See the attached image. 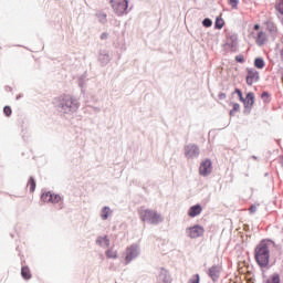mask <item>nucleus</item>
Returning <instances> with one entry per match:
<instances>
[{
	"mask_svg": "<svg viewBox=\"0 0 283 283\" xmlns=\"http://www.w3.org/2000/svg\"><path fill=\"white\" fill-rule=\"evenodd\" d=\"M233 94L239 96V101H241V103L244 101V95H242V91H240V88H235Z\"/></svg>",
	"mask_w": 283,
	"mask_h": 283,
	"instance_id": "26",
	"label": "nucleus"
},
{
	"mask_svg": "<svg viewBox=\"0 0 283 283\" xmlns=\"http://www.w3.org/2000/svg\"><path fill=\"white\" fill-rule=\"evenodd\" d=\"M213 167L211 165V160L206 159L205 161L201 163L199 167V174L200 176H209L211 174Z\"/></svg>",
	"mask_w": 283,
	"mask_h": 283,
	"instance_id": "7",
	"label": "nucleus"
},
{
	"mask_svg": "<svg viewBox=\"0 0 283 283\" xmlns=\"http://www.w3.org/2000/svg\"><path fill=\"white\" fill-rule=\"evenodd\" d=\"M21 275H22L23 280H31L32 279V272H30V268L22 266Z\"/></svg>",
	"mask_w": 283,
	"mask_h": 283,
	"instance_id": "16",
	"label": "nucleus"
},
{
	"mask_svg": "<svg viewBox=\"0 0 283 283\" xmlns=\"http://www.w3.org/2000/svg\"><path fill=\"white\" fill-rule=\"evenodd\" d=\"M271 249L273 242L263 240L254 249V259L261 269H268L271 262Z\"/></svg>",
	"mask_w": 283,
	"mask_h": 283,
	"instance_id": "1",
	"label": "nucleus"
},
{
	"mask_svg": "<svg viewBox=\"0 0 283 283\" xmlns=\"http://www.w3.org/2000/svg\"><path fill=\"white\" fill-rule=\"evenodd\" d=\"M202 25H203L205 28H211V25H213V22L211 21V19L206 18V19L202 21Z\"/></svg>",
	"mask_w": 283,
	"mask_h": 283,
	"instance_id": "25",
	"label": "nucleus"
},
{
	"mask_svg": "<svg viewBox=\"0 0 283 283\" xmlns=\"http://www.w3.org/2000/svg\"><path fill=\"white\" fill-rule=\"evenodd\" d=\"M41 200L44 202L51 203V205H57V202L61 200V197L56 193H52L50 191L42 193Z\"/></svg>",
	"mask_w": 283,
	"mask_h": 283,
	"instance_id": "6",
	"label": "nucleus"
},
{
	"mask_svg": "<svg viewBox=\"0 0 283 283\" xmlns=\"http://www.w3.org/2000/svg\"><path fill=\"white\" fill-rule=\"evenodd\" d=\"M254 30H260V24H255Z\"/></svg>",
	"mask_w": 283,
	"mask_h": 283,
	"instance_id": "34",
	"label": "nucleus"
},
{
	"mask_svg": "<svg viewBox=\"0 0 283 283\" xmlns=\"http://www.w3.org/2000/svg\"><path fill=\"white\" fill-rule=\"evenodd\" d=\"M256 43L258 45H264V43H266V33L264 32H259L258 36H256Z\"/></svg>",
	"mask_w": 283,
	"mask_h": 283,
	"instance_id": "17",
	"label": "nucleus"
},
{
	"mask_svg": "<svg viewBox=\"0 0 283 283\" xmlns=\"http://www.w3.org/2000/svg\"><path fill=\"white\" fill-rule=\"evenodd\" d=\"M200 213H202V206H200V205L190 207V209L188 211V216L190 218H196V216H200Z\"/></svg>",
	"mask_w": 283,
	"mask_h": 283,
	"instance_id": "12",
	"label": "nucleus"
},
{
	"mask_svg": "<svg viewBox=\"0 0 283 283\" xmlns=\"http://www.w3.org/2000/svg\"><path fill=\"white\" fill-rule=\"evenodd\" d=\"M214 28H217V30H222V28H224V20L222 18H217Z\"/></svg>",
	"mask_w": 283,
	"mask_h": 283,
	"instance_id": "22",
	"label": "nucleus"
},
{
	"mask_svg": "<svg viewBox=\"0 0 283 283\" xmlns=\"http://www.w3.org/2000/svg\"><path fill=\"white\" fill-rule=\"evenodd\" d=\"M262 96H269V94H266V93H263V94H262Z\"/></svg>",
	"mask_w": 283,
	"mask_h": 283,
	"instance_id": "35",
	"label": "nucleus"
},
{
	"mask_svg": "<svg viewBox=\"0 0 283 283\" xmlns=\"http://www.w3.org/2000/svg\"><path fill=\"white\" fill-rule=\"evenodd\" d=\"M185 149L187 158H198L200 156V148L196 145H188Z\"/></svg>",
	"mask_w": 283,
	"mask_h": 283,
	"instance_id": "9",
	"label": "nucleus"
},
{
	"mask_svg": "<svg viewBox=\"0 0 283 283\" xmlns=\"http://www.w3.org/2000/svg\"><path fill=\"white\" fill-rule=\"evenodd\" d=\"M209 277L216 282L220 277V268L213 265L209 269Z\"/></svg>",
	"mask_w": 283,
	"mask_h": 283,
	"instance_id": "14",
	"label": "nucleus"
},
{
	"mask_svg": "<svg viewBox=\"0 0 283 283\" xmlns=\"http://www.w3.org/2000/svg\"><path fill=\"white\" fill-rule=\"evenodd\" d=\"M249 211H250V213H255V211H258V207L251 206Z\"/></svg>",
	"mask_w": 283,
	"mask_h": 283,
	"instance_id": "31",
	"label": "nucleus"
},
{
	"mask_svg": "<svg viewBox=\"0 0 283 283\" xmlns=\"http://www.w3.org/2000/svg\"><path fill=\"white\" fill-rule=\"evenodd\" d=\"M186 233L188 238H192V239L200 238V235H205V228L200 226H195V227L188 228L186 230Z\"/></svg>",
	"mask_w": 283,
	"mask_h": 283,
	"instance_id": "5",
	"label": "nucleus"
},
{
	"mask_svg": "<svg viewBox=\"0 0 283 283\" xmlns=\"http://www.w3.org/2000/svg\"><path fill=\"white\" fill-rule=\"evenodd\" d=\"M111 214H112V210L108 207H104L101 212V218L103 220H107V218H109Z\"/></svg>",
	"mask_w": 283,
	"mask_h": 283,
	"instance_id": "20",
	"label": "nucleus"
},
{
	"mask_svg": "<svg viewBox=\"0 0 283 283\" xmlns=\"http://www.w3.org/2000/svg\"><path fill=\"white\" fill-rule=\"evenodd\" d=\"M235 61H237L238 63H244V55H237V56H235Z\"/></svg>",
	"mask_w": 283,
	"mask_h": 283,
	"instance_id": "29",
	"label": "nucleus"
},
{
	"mask_svg": "<svg viewBox=\"0 0 283 283\" xmlns=\"http://www.w3.org/2000/svg\"><path fill=\"white\" fill-rule=\"evenodd\" d=\"M242 103L247 109L253 107V103H255V96L253 95V93H248L247 96L243 97Z\"/></svg>",
	"mask_w": 283,
	"mask_h": 283,
	"instance_id": "10",
	"label": "nucleus"
},
{
	"mask_svg": "<svg viewBox=\"0 0 283 283\" xmlns=\"http://www.w3.org/2000/svg\"><path fill=\"white\" fill-rule=\"evenodd\" d=\"M219 98H220V101H224V98H227V94L226 93H220Z\"/></svg>",
	"mask_w": 283,
	"mask_h": 283,
	"instance_id": "32",
	"label": "nucleus"
},
{
	"mask_svg": "<svg viewBox=\"0 0 283 283\" xmlns=\"http://www.w3.org/2000/svg\"><path fill=\"white\" fill-rule=\"evenodd\" d=\"M107 36H108L107 33H103V34L101 35V39H102V40H105V39H107Z\"/></svg>",
	"mask_w": 283,
	"mask_h": 283,
	"instance_id": "33",
	"label": "nucleus"
},
{
	"mask_svg": "<svg viewBox=\"0 0 283 283\" xmlns=\"http://www.w3.org/2000/svg\"><path fill=\"white\" fill-rule=\"evenodd\" d=\"M106 258H108V260H116V258H118V251L114 248H109L106 250Z\"/></svg>",
	"mask_w": 283,
	"mask_h": 283,
	"instance_id": "15",
	"label": "nucleus"
},
{
	"mask_svg": "<svg viewBox=\"0 0 283 283\" xmlns=\"http://www.w3.org/2000/svg\"><path fill=\"white\" fill-rule=\"evenodd\" d=\"M159 280H161L163 283H171V275H169V271L161 269Z\"/></svg>",
	"mask_w": 283,
	"mask_h": 283,
	"instance_id": "13",
	"label": "nucleus"
},
{
	"mask_svg": "<svg viewBox=\"0 0 283 283\" xmlns=\"http://www.w3.org/2000/svg\"><path fill=\"white\" fill-rule=\"evenodd\" d=\"M237 112H240V104L232 103V109L230 111V116H235Z\"/></svg>",
	"mask_w": 283,
	"mask_h": 283,
	"instance_id": "24",
	"label": "nucleus"
},
{
	"mask_svg": "<svg viewBox=\"0 0 283 283\" xmlns=\"http://www.w3.org/2000/svg\"><path fill=\"white\" fill-rule=\"evenodd\" d=\"M97 244H99V247H109V239L107 238V235L105 237H99L96 240Z\"/></svg>",
	"mask_w": 283,
	"mask_h": 283,
	"instance_id": "18",
	"label": "nucleus"
},
{
	"mask_svg": "<svg viewBox=\"0 0 283 283\" xmlns=\"http://www.w3.org/2000/svg\"><path fill=\"white\" fill-rule=\"evenodd\" d=\"M259 80L260 73H258V71H255L254 69H249L247 75L248 85H253L254 83H258Z\"/></svg>",
	"mask_w": 283,
	"mask_h": 283,
	"instance_id": "8",
	"label": "nucleus"
},
{
	"mask_svg": "<svg viewBox=\"0 0 283 283\" xmlns=\"http://www.w3.org/2000/svg\"><path fill=\"white\" fill-rule=\"evenodd\" d=\"M125 258V264H129L132 260H135V258H138V247L137 245H129L126 248L124 252Z\"/></svg>",
	"mask_w": 283,
	"mask_h": 283,
	"instance_id": "4",
	"label": "nucleus"
},
{
	"mask_svg": "<svg viewBox=\"0 0 283 283\" xmlns=\"http://www.w3.org/2000/svg\"><path fill=\"white\" fill-rule=\"evenodd\" d=\"M61 107L65 114H70V112L78 109V102L72 95H64L61 101Z\"/></svg>",
	"mask_w": 283,
	"mask_h": 283,
	"instance_id": "3",
	"label": "nucleus"
},
{
	"mask_svg": "<svg viewBox=\"0 0 283 283\" xmlns=\"http://www.w3.org/2000/svg\"><path fill=\"white\" fill-rule=\"evenodd\" d=\"M138 213L142 222H147V224L156 226V224H160V222L165 220L163 218V214H160L158 211L146 208V207H140L138 210Z\"/></svg>",
	"mask_w": 283,
	"mask_h": 283,
	"instance_id": "2",
	"label": "nucleus"
},
{
	"mask_svg": "<svg viewBox=\"0 0 283 283\" xmlns=\"http://www.w3.org/2000/svg\"><path fill=\"white\" fill-rule=\"evenodd\" d=\"M3 113H4L7 116H12V108H11L10 106H4Z\"/></svg>",
	"mask_w": 283,
	"mask_h": 283,
	"instance_id": "28",
	"label": "nucleus"
},
{
	"mask_svg": "<svg viewBox=\"0 0 283 283\" xmlns=\"http://www.w3.org/2000/svg\"><path fill=\"white\" fill-rule=\"evenodd\" d=\"M28 187H29L31 193H33L34 189H36V181L34 180V177H31L29 179Z\"/></svg>",
	"mask_w": 283,
	"mask_h": 283,
	"instance_id": "23",
	"label": "nucleus"
},
{
	"mask_svg": "<svg viewBox=\"0 0 283 283\" xmlns=\"http://www.w3.org/2000/svg\"><path fill=\"white\" fill-rule=\"evenodd\" d=\"M231 8H238V0H229Z\"/></svg>",
	"mask_w": 283,
	"mask_h": 283,
	"instance_id": "30",
	"label": "nucleus"
},
{
	"mask_svg": "<svg viewBox=\"0 0 283 283\" xmlns=\"http://www.w3.org/2000/svg\"><path fill=\"white\" fill-rule=\"evenodd\" d=\"M129 6V2L127 0H123L122 2L117 3L115 7V12L117 14H125V11L127 10Z\"/></svg>",
	"mask_w": 283,
	"mask_h": 283,
	"instance_id": "11",
	"label": "nucleus"
},
{
	"mask_svg": "<svg viewBox=\"0 0 283 283\" xmlns=\"http://www.w3.org/2000/svg\"><path fill=\"white\" fill-rule=\"evenodd\" d=\"M188 283H200V275L195 274L189 281Z\"/></svg>",
	"mask_w": 283,
	"mask_h": 283,
	"instance_id": "27",
	"label": "nucleus"
},
{
	"mask_svg": "<svg viewBox=\"0 0 283 283\" xmlns=\"http://www.w3.org/2000/svg\"><path fill=\"white\" fill-rule=\"evenodd\" d=\"M264 65H265L264 59H262V57H256V59L254 60V66H256L258 70H264Z\"/></svg>",
	"mask_w": 283,
	"mask_h": 283,
	"instance_id": "19",
	"label": "nucleus"
},
{
	"mask_svg": "<svg viewBox=\"0 0 283 283\" xmlns=\"http://www.w3.org/2000/svg\"><path fill=\"white\" fill-rule=\"evenodd\" d=\"M280 274L274 273L269 276V279L265 281V283H280Z\"/></svg>",
	"mask_w": 283,
	"mask_h": 283,
	"instance_id": "21",
	"label": "nucleus"
}]
</instances>
